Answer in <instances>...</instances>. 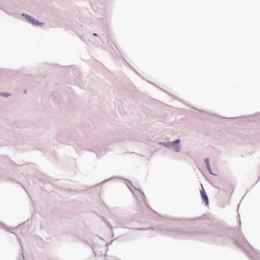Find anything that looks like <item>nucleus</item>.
I'll return each mask as SVG.
<instances>
[{"label": "nucleus", "mask_w": 260, "mask_h": 260, "mask_svg": "<svg viewBox=\"0 0 260 260\" xmlns=\"http://www.w3.org/2000/svg\"><path fill=\"white\" fill-rule=\"evenodd\" d=\"M22 16L24 17L27 20H28L29 22H30L32 24L36 25H41L43 24L38 20H36L34 18L28 15L27 14H22Z\"/></svg>", "instance_id": "obj_1"}, {"label": "nucleus", "mask_w": 260, "mask_h": 260, "mask_svg": "<svg viewBox=\"0 0 260 260\" xmlns=\"http://www.w3.org/2000/svg\"><path fill=\"white\" fill-rule=\"evenodd\" d=\"M200 192L203 201L204 202L205 205L207 206L208 205V199L205 189L202 187Z\"/></svg>", "instance_id": "obj_2"}, {"label": "nucleus", "mask_w": 260, "mask_h": 260, "mask_svg": "<svg viewBox=\"0 0 260 260\" xmlns=\"http://www.w3.org/2000/svg\"><path fill=\"white\" fill-rule=\"evenodd\" d=\"M180 140H177L171 143V146L173 147V150L176 152H178L180 150Z\"/></svg>", "instance_id": "obj_3"}]
</instances>
